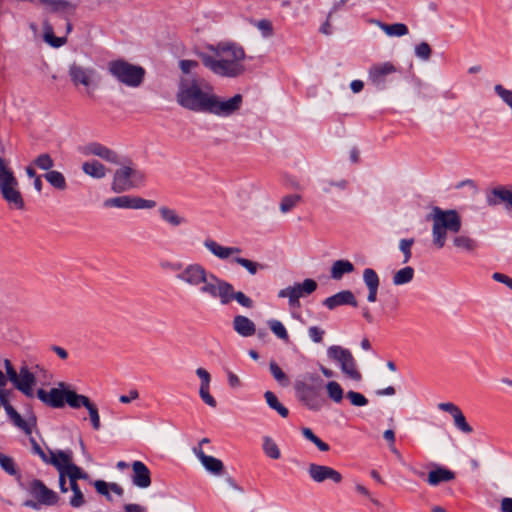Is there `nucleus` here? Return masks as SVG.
Instances as JSON below:
<instances>
[{"instance_id":"obj_16","label":"nucleus","mask_w":512,"mask_h":512,"mask_svg":"<svg viewBox=\"0 0 512 512\" xmlns=\"http://www.w3.org/2000/svg\"><path fill=\"white\" fill-rule=\"evenodd\" d=\"M229 282L220 279L215 274L209 272L208 277L205 278V282H202L200 292L208 294L213 298L219 297L220 303L223 304V291L226 292Z\"/></svg>"},{"instance_id":"obj_20","label":"nucleus","mask_w":512,"mask_h":512,"mask_svg":"<svg viewBox=\"0 0 512 512\" xmlns=\"http://www.w3.org/2000/svg\"><path fill=\"white\" fill-rule=\"evenodd\" d=\"M84 154L97 156L112 164L121 163L119 155L114 150L98 142L88 143L84 148Z\"/></svg>"},{"instance_id":"obj_45","label":"nucleus","mask_w":512,"mask_h":512,"mask_svg":"<svg viewBox=\"0 0 512 512\" xmlns=\"http://www.w3.org/2000/svg\"><path fill=\"white\" fill-rule=\"evenodd\" d=\"M363 282L367 289L379 287L380 286V278L377 272L372 268H366L363 271Z\"/></svg>"},{"instance_id":"obj_4","label":"nucleus","mask_w":512,"mask_h":512,"mask_svg":"<svg viewBox=\"0 0 512 512\" xmlns=\"http://www.w3.org/2000/svg\"><path fill=\"white\" fill-rule=\"evenodd\" d=\"M324 386L323 379L317 373H306L302 379H297L294 383V390L297 399L308 409L319 411L325 399L322 396Z\"/></svg>"},{"instance_id":"obj_54","label":"nucleus","mask_w":512,"mask_h":512,"mask_svg":"<svg viewBox=\"0 0 512 512\" xmlns=\"http://www.w3.org/2000/svg\"><path fill=\"white\" fill-rule=\"evenodd\" d=\"M0 467L9 475H16L17 469L13 458L0 452Z\"/></svg>"},{"instance_id":"obj_8","label":"nucleus","mask_w":512,"mask_h":512,"mask_svg":"<svg viewBox=\"0 0 512 512\" xmlns=\"http://www.w3.org/2000/svg\"><path fill=\"white\" fill-rule=\"evenodd\" d=\"M242 103L243 96L241 94H235L227 100H221L213 94L207 113L219 117H229L240 110Z\"/></svg>"},{"instance_id":"obj_48","label":"nucleus","mask_w":512,"mask_h":512,"mask_svg":"<svg viewBox=\"0 0 512 512\" xmlns=\"http://www.w3.org/2000/svg\"><path fill=\"white\" fill-rule=\"evenodd\" d=\"M300 200L301 196L299 194H290L283 197L279 206L280 211L283 213L291 211Z\"/></svg>"},{"instance_id":"obj_47","label":"nucleus","mask_w":512,"mask_h":512,"mask_svg":"<svg viewBox=\"0 0 512 512\" xmlns=\"http://www.w3.org/2000/svg\"><path fill=\"white\" fill-rule=\"evenodd\" d=\"M50 465H53L59 471V488L62 493H66L68 488L66 487L65 476L66 471H64V465L56 458L53 454L50 460Z\"/></svg>"},{"instance_id":"obj_26","label":"nucleus","mask_w":512,"mask_h":512,"mask_svg":"<svg viewBox=\"0 0 512 512\" xmlns=\"http://www.w3.org/2000/svg\"><path fill=\"white\" fill-rule=\"evenodd\" d=\"M193 453L208 472L215 475H220L223 472L224 464L220 459L206 455L202 448H193Z\"/></svg>"},{"instance_id":"obj_39","label":"nucleus","mask_w":512,"mask_h":512,"mask_svg":"<svg viewBox=\"0 0 512 512\" xmlns=\"http://www.w3.org/2000/svg\"><path fill=\"white\" fill-rule=\"evenodd\" d=\"M380 28L388 35V36H405L408 34V27L403 23H394V24H380Z\"/></svg>"},{"instance_id":"obj_36","label":"nucleus","mask_w":512,"mask_h":512,"mask_svg":"<svg viewBox=\"0 0 512 512\" xmlns=\"http://www.w3.org/2000/svg\"><path fill=\"white\" fill-rule=\"evenodd\" d=\"M264 398L267 405L275 410L282 418H286L289 415V410L278 400L277 396L272 391H266Z\"/></svg>"},{"instance_id":"obj_22","label":"nucleus","mask_w":512,"mask_h":512,"mask_svg":"<svg viewBox=\"0 0 512 512\" xmlns=\"http://www.w3.org/2000/svg\"><path fill=\"white\" fill-rule=\"evenodd\" d=\"M132 483L141 489H146L151 485V472L149 468L141 461L136 460L131 464Z\"/></svg>"},{"instance_id":"obj_42","label":"nucleus","mask_w":512,"mask_h":512,"mask_svg":"<svg viewBox=\"0 0 512 512\" xmlns=\"http://www.w3.org/2000/svg\"><path fill=\"white\" fill-rule=\"evenodd\" d=\"M269 369H270V372L272 374V376L274 377V379L282 386V387H286L289 385V378L288 376L285 374V372H283V370L280 368V366L275 362V361H270L269 363Z\"/></svg>"},{"instance_id":"obj_11","label":"nucleus","mask_w":512,"mask_h":512,"mask_svg":"<svg viewBox=\"0 0 512 512\" xmlns=\"http://www.w3.org/2000/svg\"><path fill=\"white\" fill-rule=\"evenodd\" d=\"M208 273L203 265L191 263L183 267L182 271L176 275V279L188 287H198L205 282Z\"/></svg>"},{"instance_id":"obj_33","label":"nucleus","mask_w":512,"mask_h":512,"mask_svg":"<svg viewBox=\"0 0 512 512\" xmlns=\"http://www.w3.org/2000/svg\"><path fill=\"white\" fill-rule=\"evenodd\" d=\"M82 170L86 175L95 179H102L106 176V167L97 160L84 162Z\"/></svg>"},{"instance_id":"obj_3","label":"nucleus","mask_w":512,"mask_h":512,"mask_svg":"<svg viewBox=\"0 0 512 512\" xmlns=\"http://www.w3.org/2000/svg\"><path fill=\"white\" fill-rule=\"evenodd\" d=\"M426 220L433 222V243L439 249L444 247L447 233H458L462 225L461 217L456 210H443L438 206L432 208V211L426 216Z\"/></svg>"},{"instance_id":"obj_37","label":"nucleus","mask_w":512,"mask_h":512,"mask_svg":"<svg viewBox=\"0 0 512 512\" xmlns=\"http://www.w3.org/2000/svg\"><path fill=\"white\" fill-rule=\"evenodd\" d=\"M46 181L55 189L65 190L67 188V182L64 175L56 170H50L44 174Z\"/></svg>"},{"instance_id":"obj_1","label":"nucleus","mask_w":512,"mask_h":512,"mask_svg":"<svg viewBox=\"0 0 512 512\" xmlns=\"http://www.w3.org/2000/svg\"><path fill=\"white\" fill-rule=\"evenodd\" d=\"M213 55L203 51H197L196 56L202 64L214 74L222 77H237L245 68L241 63L245 59L244 49L236 44H218L207 47Z\"/></svg>"},{"instance_id":"obj_25","label":"nucleus","mask_w":512,"mask_h":512,"mask_svg":"<svg viewBox=\"0 0 512 512\" xmlns=\"http://www.w3.org/2000/svg\"><path fill=\"white\" fill-rule=\"evenodd\" d=\"M317 289V282L313 279H305L302 283H295L292 286V295L290 297V305L294 306L295 304H299V299L301 297L308 296L312 294Z\"/></svg>"},{"instance_id":"obj_23","label":"nucleus","mask_w":512,"mask_h":512,"mask_svg":"<svg viewBox=\"0 0 512 512\" xmlns=\"http://www.w3.org/2000/svg\"><path fill=\"white\" fill-rule=\"evenodd\" d=\"M4 409L16 427L23 430L25 434L31 435L32 427L36 426L37 420L35 415H32L27 421H25L10 403H4Z\"/></svg>"},{"instance_id":"obj_56","label":"nucleus","mask_w":512,"mask_h":512,"mask_svg":"<svg viewBox=\"0 0 512 512\" xmlns=\"http://www.w3.org/2000/svg\"><path fill=\"white\" fill-rule=\"evenodd\" d=\"M414 244V238L401 239L399 242V249L404 255L403 263L406 264L410 261L412 253L411 247Z\"/></svg>"},{"instance_id":"obj_55","label":"nucleus","mask_w":512,"mask_h":512,"mask_svg":"<svg viewBox=\"0 0 512 512\" xmlns=\"http://www.w3.org/2000/svg\"><path fill=\"white\" fill-rule=\"evenodd\" d=\"M50 454L54 455L59 461L64 465V471L69 469V465L74 464L72 462V451L71 450H58L55 454L53 451L49 450Z\"/></svg>"},{"instance_id":"obj_35","label":"nucleus","mask_w":512,"mask_h":512,"mask_svg":"<svg viewBox=\"0 0 512 512\" xmlns=\"http://www.w3.org/2000/svg\"><path fill=\"white\" fill-rule=\"evenodd\" d=\"M90 401L91 400L89 397L78 394L75 390L70 389V387L68 388L65 404H67L69 407L73 409H78L82 406L86 407Z\"/></svg>"},{"instance_id":"obj_40","label":"nucleus","mask_w":512,"mask_h":512,"mask_svg":"<svg viewBox=\"0 0 512 512\" xmlns=\"http://www.w3.org/2000/svg\"><path fill=\"white\" fill-rule=\"evenodd\" d=\"M263 451L267 457L273 460H277L281 457L278 445L269 436L263 438Z\"/></svg>"},{"instance_id":"obj_10","label":"nucleus","mask_w":512,"mask_h":512,"mask_svg":"<svg viewBox=\"0 0 512 512\" xmlns=\"http://www.w3.org/2000/svg\"><path fill=\"white\" fill-rule=\"evenodd\" d=\"M69 386L64 382H59L58 387L46 391L42 388L36 392L37 398L46 406L59 409L65 406V399Z\"/></svg>"},{"instance_id":"obj_51","label":"nucleus","mask_w":512,"mask_h":512,"mask_svg":"<svg viewBox=\"0 0 512 512\" xmlns=\"http://www.w3.org/2000/svg\"><path fill=\"white\" fill-rule=\"evenodd\" d=\"M232 261L245 268L251 275H255L259 268H263L258 262L251 261L243 257H234Z\"/></svg>"},{"instance_id":"obj_61","label":"nucleus","mask_w":512,"mask_h":512,"mask_svg":"<svg viewBox=\"0 0 512 512\" xmlns=\"http://www.w3.org/2000/svg\"><path fill=\"white\" fill-rule=\"evenodd\" d=\"M97 493L104 496L108 501H112V496L109 492V483L105 482L104 480H96L93 483Z\"/></svg>"},{"instance_id":"obj_13","label":"nucleus","mask_w":512,"mask_h":512,"mask_svg":"<svg viewBox=\"0 0 512 512\" xmlns=\"http://www.w3.org/2000/svg\"><path fill=\"white\" fill-rule=\"evenodd\" d=\"M307 472L310 478L316 483H323L329 480L335 484H339L343 480V476L339 471L326 465L310 463Z\"/></svg>"},{"instance_id":"obj_63","label":"nucleus","mask_w":512,"mask_h":512,"mask_svg":"<svg viewBox=\"0 0 512 512\" xmlns=\"http://www.w3.org/2000/svg\"><path fill=\"white\" fill-rule=\"evenodd\" d=\"M13 178H16L13 171L7 167L5 159L0 157V183Z\"/></svg>"},{"instance_id":"obj_59","label":"nucleus","mask_w":512,"mask_h":512,"mask_svg":"<svg viewBox=\"0 0 512 512\" xmlns=\"http://www.w3.org/2000/svg\"><path fill=\"white\" fill-rule=\"evenodd\" d=\"M321 190L324 193L330 192V187H337L341 190H344L347 186V181L344 179H341L339 181H332V180H321L320 181Z\"/></svg>"},{"instance_id":"obj_18","label":"nucleus","mask_w":512,"mask_h":512,"mask_svg":"<svg viewBox=\"0 0 512 512\" xmlns=\"http://www.w3.org/2000/svg\"><path fill=\"white\" fill-rule=\"evenodd\" d=\"M488 206L494 207L503 204L507 210L512 209V190L505 186H497L486 195Z\"/></svg>"},{"instance_id":"obj_21","label":"nucleus","mask_w":512,"mask_h":512,"mask_svg":"<svg viewBox=\"0 0 512 512\" xmlns=\"http://www.w3.org/2000/svg\"><path fill=\"white\" fill-rule=\"evenodd\" d=\"M322 304L329 310H334L338 306L349 305L352 307L358 306V301L351 290H342L338 293L327 297Z\"/></svg>"},{"instance_id":"obj_57","label":"nucleus","mask_w":512,"mask_h":512,"mask_svg":"<svg viewBox=\"0 0 512 512\" xmlns=\"http://www.w3.org/2000/svg\"><path fill=\"white\" fill-rule=\"evenodd\" d=\"M346 397L349 399L350 403L356 407H362L368 403V399L363 394L356 391H348Z\"/></svg>"},{"instance_id":"obj_7","label":"nucleus","mask_w":512,"mask_h":512,"mask_svg":"<svg viewBox=\"0 0 512 512\" xmlns=\"http://www.w3.org/2000/svg\"><path fill=\"white\" fill-rule=\"evenodd\" d=\"M327 357L339 364L343 374L354 381H360L362 375L357 369V364L351 351L339 345H332L327 348Z\"/></svg>"},{"instance_id":"obj_32","label":"nucleus","mask_w":512,"mask_h":512,"mask_svg":"<svg viewBox=\"0 0 512 512\" xmlns=\"http://www.w3.org/2000/svg\"><path fill=\"white\" fill-rule=\"evenodd\" d=\"M355 270L352 262L349 260H336L331 267L330 273L333 280H340L345 274H350Z\"/></svg>"},{"instance_id":"obj_14","label":"nucleus","mask_w":512,"mask_h":512,"mask_svg":"<svg viewBox=\"0 0 512 512\" xmlns=\"http://www.w3.org/2000/svg\"><path fill=\"white\" fill-rule=\"evenodd\" d=\"M396 71L397 68L391 62L375 64L369 69V80L378 90H384L388 76Z\"/></svg>"},{"instance_id":"obj_19","label":"nucleus","mask_w":512,"mask_h":512,"mask_svg":"<svg viewBox=\"0 0 512 512\" xmlns=\"http://www.w3.org/2000/svg\"><path fill=\"white\" fill-rule=\"evenodd\" d=\"M36 376L31 372L26 364H23L19 369L18 382L15 388L23 393L28 398L34 397L33 387L36 385Z\"/></svg>"},{"instance_id":"obj_41","label":"nucleus","mask_w":512,"mask_h":512,"mask_svg":"<svg viewBox=\"0 0 512 512\" xmlns=\"http://www.w3.org/2000/svg\"><path fill=\"white\" fill-rule=\"evenodd\" d=\"M453 245L459 249L472 252L476 249L477 242L468 236L459 235L454 237Z\"/></svg>"},{"instance_id":"obj_46","label":"nucleus","mask_w":512,"mask_h":512,"mask_svg":"<svg viewBox=\"0 0 512 512\" xmlns=\"http://www.w3.org/2000/svg\"><path fill=\"white\" fill-rule=\"evenodd\" d=\"M269 328L271 329V331L281 340L283 341H288L289 340V335H288V332L286 330V328L284 327V325L282 324L281 321L279 320H276V319H271L267 322Z\"/></svg>"},{"instance_id":"obj_15","label":"nucleus","mask_w":512,"mask_h":512,"mask_svg":"<svg viewBox=\"0 0 512 512\" xmlns=\"http://www.w3.org/2000/svg\"><path fill=\"white\" fill-rule=\"evenodd\" d=\"M123 163L127 165L118 168L113 175L111 190L115 193H123L134 188V183H132L130 176V164H132V161L126 158Z\"/></svg>"},{"instance_id":"obj_58","label":"nucleus","mask_w":512,"mask_h":512,"mask_svg":"<svg viewBox=\"0 0 512 512\" xmlns=\"http://www.w3.org/2000/svg\"><path fill=\"white\" fill-rule=\"evenodd\" d=\"M415 54L418 58L427 61L430 59L432 50L427 42H421L415 46Z\"/></svg>"},{"instance_id":"obj_2","label":"nucleus","mask_w":512,"mask_h":512,"mask_svg":"<svg viewBox=\"0 0 512 512\" xmlns=\"http://www.w3.org/2000/svg\"><path fill=\"white\" fill-rule=\"evenodd\" d=\"M213 94L202 89L201 81L193 76L180 80L177 103L190 111L207 113Z\"/></svg>"},{"instance_id":"obj_50","label":"nucleus","mask_w":512,"mask_h":512,"mask_svg":"<svg viewBox=\"0 0 512 512\" xmlns=\"http://www.w3.org/2000/svg\"><path fill=\"white\" fill-rule=\"evenodd\" d=\"M33 164L37 168L48 172L54 166V160L48 153H43L34 159Z\"/></svg>"},{"instance_id":"obj_38","label":"nucleus","mask_w":512,"mask_h":512,"mask_svg":"<svg viewBox=\"0 0 512 512\" xmlns=\"http://www.w3.org/2000/svg\"><path fill=\"white\" fill-rule=\"evenodd\" d=\"M414 269L410 266H406L398 270L392 278V282L396 286L405 285L412 281L414 277Z\"/></svg>"},{"instance_id":"obj_24","label":"nucleus","mask_w":512,"mask_h":512,"mask_svg":"<svg viewBox=\"0 0 512 512\" xmlns=\"http://www.w3.org/2000/svg\"><path fill=\"white\" fill-rule=\"evenodd\" d=\"M203 245L208 251H210L214 256L221 260H227L231 256L242 252L241 248L239 247L222 246L211 238H206L203 242Z\"/></svg>"},{"instance_id":"obj_27","label":"nucleus","mask_w":512,"mask_h":512,"mask_svg":"<svg viewBox=\"0 0 512 512\" xmlns=\"http://www.w3.org/2000/svg\"><path fill=\"white\" fill-rule=\"evenodd\" d=\"M226 292L223 291V304L222 305H227L229 304L232 300H235L237 301V303L239 305H241L242 307H245L247 309H251L254 307V302L253 300L248 297L245 293H243L242 291H235L234 290V287L231 283L228 284V287H226Z\"/></svg>"},{"instance_id":"obj_9","label":"nucleus","mask_w":512,"mask_h":512,"mask_svg":"<svg viewBox=\"0 0 512 512\" xmlns=\"http://www.w3.org/2000/svg\"><path fill=\"white\" fill-rule=\"evenodd\" d=\"M103 206L121 209H152L156 206V201L138 196L123 195L104 200Z\"/></svg>"},{"instance_id":"obj_64","label":"nucleus","mask_w":512,"mask_h":512,"mask_svg":"<svg viewBox=\"0 0 512 512\" xmlns=\"http://www.w3.org/2000/svg\"><path fill=\"white\" fill-rule=\"evenodd\" d=\"M131 181L134 183V188L141 186L145 181V173L141 170L134 169L130 166Z\"/></svg>"},{"instance_id":"obj_60","label":"nucleus","mask_w":512,"mask_h":512,"mask_svg":"<svg viewBox=\"0 0 512 512\" xmlns=\"http://www.w3.org/2000/svg\"><path fill=\"white\" fill-rule=\"evenodd\" d=\"M263 34V36L268 37L273 34V26L270 20L261 19L254 21L253 23Z\"/></svg>"},{"instance_id":"obj_52","label":"nucleus","mask_w":512,"mask_h":512,"mask_svg":"<svg viewBox=\"0 0 512 512\" xmlns=\"http://www.w3.org/2000/svg\"><path fill=\"white\" fill-rule=\"evenodd\" d=\"M70 488L73 492V495L69 501L70 505L74 508L81 507L85 503V500H84V495H83L79 485L78 484H70Z\"/></svg>"},{"instance_id":"obj_34","label":"nucleus","mask_w":512,"mask_h":512,"mask_svg":"<svg viewBox=\"0 0 512 512\" xmlns=\"http://www.w3.org/2000/svg\"><path fill=\"white\" fill-rule=\"evenodd\" d=\"M44 41L53 48H59L66 43L65 37H56L54 35L53 27L48 21L43 22Z\"/></svg>"},{"instance_id":"obj_62","label":"nucleus","mask_w":512,"mask_h":512,"mask_svg":"<svg viewBox=\"0 0 512 512\" xmlns=\"http://www.w3.org/2000/svg\"><path fill=\"white\" fill-rule=\"evenodd\" d=\"M199 395L203 402L207 404L208 406L215 408L217 406V402L215 398L210 394L209 387H203L200 386L199 388Z\"/></svg>"},{"instance_id":"obj_28","label":"nucleus","mask_w":512,"mask_h":512,"mask_svg":"<svg viewBox=\"0 0 512 512\" xmlns=\"http://www.w3.org/2000/svg\"><path fill=\"white\" fill-rule=\"evenodd\" d=\"M158 213L161 220L172 228L188 224V219L186 217L180 215L175 209L168 206H160L158 208Z\"/></svg>"},{"instance_id":"obj_31","label":"nucleus","mask_w":512,"mask_h":512,"mask_svg":"<svg viewBox=\"0 0 512 512\" xmlns=\"http://www.w3.org/2000/svg\"><path fill=\"white\" fill-rule=\"evenodd\" d=\"M41 4L49 6L51 13H66L73 14L76 10V5L67 0H39Z\"/></svg>"},{"instance_id":"obj_5","label":"nucleus","mask_w":512,"mask_h":512,"mask_svg":"<svg viewBox=\"0 0 512 512\" xmlns=\"http://www.w3.org/2000/svg\"><path fill=\"white\" fill-rule=\"evenodd\" d=\"M108 72L120 83L128 87H138L145 77V69L131 64L123 59L112 60L108 63Z\"/></svg>"},{"instance_id":"obj_29","label":"nucleus","mask_w":512,"mask_h":512,"mask_svg":"<svg viewBox=\"0 0 512 512\" xmlns=\"http://www.w3.org/2000/svg\"><path fill=\"white\" fill-rule=\"evenodd\" d=\"M234 331L242 337H251L256 333L255 323L244 315H236L232 321Z\"/></svg>"},{"instance_id":"obj_49","label":"nucleus","mask_w":512,"mask_h":512,"mask_svg":"<svg viewBox=\"0 0 512 512\" xmlns=\"http://www.w3.org/2000/svg\"><path fill=\"white\" fill-rule=\"evenodd\" d=\"M66 474L69 478L70 484H77V480H86L89 477L86 472L75 464L69 465V469L66 471Z\"/></svg>"},{"instance_id":"obj_6","label":"nucleus","mask_w":512,"mask_h":512,"mask_svg":"<svg viewBox=\"0 0 512 512\" xmlns=\"http://www.w3.org/2000/svg\"><path fill=\"white\" fill-rule=\"evenodd\" d=\"M26 490L33 499L24 501L22 505L34 510H40L42 505L54 506L60 499L59 495L55 491L48 488L44 482L39 479H33L30 481Z\"/></svg>"},{"instance_id":"obj_17","label":"nucleus","mask_w":512,"mask_h":512,"mask_svg":"<svg viewBox=\"0 0 512 512\" xmlns=\"http://www.w3.org/2000/svg\"><path fill=\"white\" fill-rule=\"evenodd\" d=\"M69 76L75 86L84 85L89 88L93 85V76L96 74L95 69L85 68L77 63L69 66Z\"/></svg>"},{"instance_id":"obj_53","label":"nucleus","mask_w":512,"mask_h":512,"mask_svg":"<svg viewBox=\"0 0 512 512\" xmlns=\"http://www.w3.org/2000/svg\"><path fill=\"white\" fill-rule=\"evenodd\" d=\"M85 408L88 410L93 429L99 430L101 428V423L97 406L92 401H90Z\"/></svg>"},{"instance_id":"obj_12","label":"nucleus","mask_w":512,"mask_h":512,"mask_svg":"<svg viewBox=\"0 0 512 512\" xmlns=\"http://www.w3.org/2000/svg\"><path fill=\"white\" fill-rule=\"evenodd\" d=\"M0 193L2 198L15 209L23 210L25 202L19 190V182L17 178L7 180L0 183Z\"/></svg>"},{"instance_id":"obj_43","label":"nucleus","mask_w":512,"mask_h":512,"mask_svg":"<svg viewBox=\"0 0 512 512\" xmlns=\"http://www.w3.org/2000/svg\"><path fill=\"white\" fill-rule=\"evenodd\" d=\"M326 390L329 398L336 403H339L343 399V389L340 384L336 381H330L326 384Z\"/></svg>"},{"instance_id":"obj_30","label":"nucleus","mask_w":512,"mask_h":512,"mask_svg":"<svg viewBox=\"0 0 512 512\" xmlns=\"http://www.w3.org/2000/svg\"><path fill=\"white\" fill-rule=\"evenodd\" d=\"M455 479V473L448 468L437 466L436 469L428 473L427 482L431 486H437L444 482H449Z\"/></svg>"},{"instance_id":"obj_44","label":"nucleus","mask_w":512,"mask_h":512,"mask_svg":"<svg viewBox=\"0 0 512 512\" xmlns=\"http://www.w3.org/2000/svg\"><path fill=\"white\" fill-rule=\"evenodd\" d=\"M455 427L464 434H471L473 432L472 426L467 422L462 410H459L452 416Z\"/></svg>"}]
</instances>
